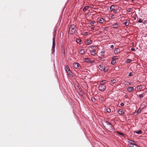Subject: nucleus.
<instances>
[{"mask_svg":"<svg viewBox=\"0 0 147 147\" xmlns=\"http://www.w3.org/2000/svg\"><path fill=\"white\" fill-rule=\"evenodd\" d=\"M85 61H86L87 60H88V61H90V59L89 58H86L85 59Z\"/></svg>","mask_w":147,"mask_h":147,"instance_id":"41","label":"nucleus"},{"mask_svg":"<svg viewBox=\"0 0 147 147\" xmlns=\"http://www.w3.org/2000/svg\"><path fill=\"white\" fill-rule=\"evenodd\" d=\"M95 47H91L90 48V51L91 54L93 55H94L96 53V50L95 49Z\"/></svg>","mask_w":147,"mask_h":147,"instance_id":"3","label":"nucleus"},{"mask_svg":"<svg viewBox=\"0 0 147 147\" xmlns=\"http://www.w3.org/2000/svg\"><path fill=\"white\" fill-rule=\"evenodd\" d=\"M125 25L126 26H127L129 25V20H126L125 22L124 23Z\"/></svg>","mask_w":147,"mask_h":147,"instance_id":"13","label":"nucleus"},{"mask_svg":"<svg viewBox=\"0 0 147 147\" xmlns=\"http://www.w3.org/2000/svg\"><path fill=\"white\" fill-rule=\"evenodd\" d=\"M129 147H140L139 146L136 144L135 145H133V146H129Z\"/></svg>","mask_w":147,"mask_h":147,"instance_id":"24","label":"nucleus"},{"mask_svg":"<svg viewBox=\"0 0 147 147\" xmlns=\"http://www.w3.org/2000/svg\"><path fill=\"white\" fill-rule=\"evenodd\" d=\"M76 41L78 43H80V42L81 41V40L80 39H77Z\"/></svg>","mask_w":147,"mask_h":147,"instance_id":"25","label":"nucleus"},{"mask_svg":"<svg viewBox=\"0 0 147 147\" xmlns=\"http://www.w3.org/2000/svg\"><path fill=\"white\" fill-rule=\"evenodd\" d=\"M98 68L100 70H102V69H103V67L101 65H99L98 66Z\"/></svg>","mask_w":147,"mask_h":147,"instance_id":"31","label":"nucleus"},{"mask_svg":"<svg viewBox=\"0 0 147 147\" xmlns=\"http://www.w3.org/2000/svg\"><path fill=\"white\" fill-rule=\"evenodd\" d=\"M101 82H103L104 83H105L106 82V81L105 80H103L101 82Z\"/></svg>","mask_w":147,"mask_h":147,"instance_id":"44","label":"nucleus"},{"mask_svg":"<svg viewBox=\"0 0 147 147\" xmlns=\"http://www.w3.org/2000/svg\"><path fill=\"white\" fill-rule=\"evenodd\" d=\"M103 97H101L100 98V100H103Z\"/></svg>","mask_w":147,"mask_h":147,"instance_id":"49","label":"nucleus"},{"mask_svg":"<svg viewBox=\"0 0 147 147\" xmlns=\"http://www.w3.org/2000/svg\"><path fill=\"white\" fill-rule=\"evenodd\" d=\"M111 82L112 84H115L116 82V80H111Z\"/></svg>","mask_w":147,"mask_h":147,"instance_id":"30","label":"nucleus"},{"mask_svg":"<svg viewBox=\"0 0 147 147\" xmlns=\"http://www.w3.org/2000/svg\"><path fill=\"white\" fill-rule=\"evenodd\" d=\"M117 133L119 135H120L121 136H123L124 135V134H123L122 133L119 132H117Z\"/></svg>","mask_w":147,"mask_h":147,"instance_id":"22","label":"nucleus"},{"mask_svg":"<svg viewBox=\"0 0 147 147\" xmlns=\"http://www.w3.org/2000/svg\"><path fill=\"white\" fill-rule=\"evenodd\" d=\"M66 69L67 71L70 70V69L69 67L67 66H66Z\"/></svg>","mask_w":147,"mask_h":147,"instance_id":"32","label":"nucleus"},{"mask_svg":"<svg viewBox=\"0 0 147 147\" xmlns=\"http://www.w3.org/2000/svg\"><path fill=\"white\" fill-rule=\"evenodd\" d=\"M108 69L107 67H105L103 69V71L105 72H106L107 71Z\"/></svg>","mask_w":147,"mask_h":147,"instance_id":"33","label":"nucleus"},{"mask_svg":"<svg viewBox=\"0 0 147 147\" xmlns=\"http://www.w3.org/2000/svg\"><path fill=\"white\" fill-rule=\"evenodd\" d=\"M123 111L121 109H120L118 111V113L120 115H121L123 114Z\"/></svg>","mask_w":147,"mask_h":147,"instance_id":"14","label":"nucleus"},{"mask_svg":"<svg viewBox=\"0 0 147 147\" xmlns=\"http://www.w3.org/2000/svg\"><path fill=\"white\" fill-rule=\"evenodd\" d=\"M115 17H114V15H112L111 16V19H113L115 18Z\"/></svg>","mask_w":147,"mask_h":147,"instance_id":"38","label":"nucleus"},{"mask_svg":"<svg viewBox=\"0 0 147 147\" xmlns=\"http://www.w3.org/2000/svg\"><path fill=\"white\" fill-rule=\"evenodd\" d=\"M132 45L133 46L134 45V43H132Z\"/></svg>","mask_w":147,"mask_h":147,"instance_id":"52","label":"nucleus"},{"mask_svg":"<svg viewBox=\"0 0 147 147\" xmlns=\"http://www.w3.org/2000/svg\"><path fill=\"white\" fill-rule=\"evenodd\" d=\"M131 50L132 51H134V50H135V49H134V48H132L131 49Z\"/></svg>","mask_w":147,"mask_h":147,"instance_id":"48","label":"nucleus"},{"mask_svg":"<svg viewBox=\"0 0 147 147\" xmlns=\"http://www.w3.org/2000/svg\"><path fill=\"white\" fill-rule=\"evenodd\" d=\"M132 1H134V0H131Z\"/></svg>","mask_w":147,"mask_h":147,"instance_id":"55","label":"nucleus"},{"mask_svg":"<svg viewBox=\"0 0 147 147\" xmlns=\"http://www.w3.org/2000/svg\"><path fill=\"white\" fill-rule=\"evenodd\" d=\"M104 53H105L104 51H102L101 52H100V54L101 56H104Z\"/></svg>","mask_w":147,"mask_h":147,"instance_id":"28","label":"nucleus"},{"mask_svg":"<svg viewBox=\"0 0 147 147\" xmlns=\"http://www.w3.org/2000/svg\"><path fill=\"white\" fill-rule=\"evenodd\" d=\"M135 132L138 134H141L142 132L141 130H140L138 131H136Z\"/></svg>","mask_w":147,"mask_h":147,"instance_id":"21","label":"nucleus"},{"mask_svg":"<svg viewBox=\"0 0 147 147\" xmlns=\"http://www.w3.org/2000/svg\"><path fill=\"white\" fill-rule=\"evenodd\" d=\"M120 9H121V8H120V9H119V10H120Z\"/></svg>","mask_w":147,"mask_h":147,"instance_id":"56","label":"nucleus"},{"mask_svg":"<svg viewBox=\"0 0 147 147\" xmlns=\"http://www.w3.org/2000/svg\"><path fill=\"white\" fill-rule=\"evenodd\" d=\"M76 30V26L75 25H72L70 26L69 30V32L70 34H72L75 33Z\"/></svg>","mask_w":147,"mask_h":147,"instance_id":"1","label":"nucleus"},{"mask_svg":"<svg viewBox=\"0 0 147 147\" xmlns=\"http://www.w3.org/2000/svg\"><path fill=\"white\" fill-rule=\"evenodd\" d=\"M127 11L128 12H130L131 11V8H128L127 10Z\"/></svg>","mask_w":147,"mask_h":147,"instance_id":"39","label":"nucleus"},{"mask_svg":"<svg viewBox=\"0 0 147 147\" xmlns=\"http://www.w3.org/2000/svg\"><path fill=\"white\" fill-rule=\"evenodd\" d=\"M95 23V22L94 21H92L90 23V24L92 26H93V24L94 23Z\"/></svg>","mask_w":147,"mask_h":147,"instance_id":"34","label":"nucleus"},{"mask_svg":"<svg viewBox=\"0 0 147 147\" xmlns=\"http://www.w3.org/2000/svg\"><path fill=\"white\" fill-rule=\"evenodd\" d=\"M120 9H121V8H120V9H119V10H120Z\"/></svg>","mask_w":147,"mask_h":147,"instance_id":"57","label":"nucleus"},{"mask_svg":"<svg viewBox=\"0 0 147 147\" xmlns=\"http://www.w3.org/2000/svg\"><path fill=\"white\" fill-rule=\"evenodd\" d=\"M137 89H141L142 88V87L141 86H138L137 87Z\"/></svg>","mask_w":147,"mask_h":147,"instance_id":"29","label":"nucleus"},{"mask_svg":"<svg viewBox=\"0 0 147 147\" xmlns=\"http://www.w3.org/2000/svg\"><path fill=\"white\" fill-rule=\"evenodd\" d=\"M106 111L107 112L110 113L111 112V109L108 108H107L106 109Z\"/></svg>","mask_w":147,"mask_h":147,"instance_id":"23","label":"nucleus"},{"mask_svg":"<svg viewBox=\"0 0 147 147\" xmlns=\"http://www.w3.org/2000/svg\"><path fill=\"white\" fill-rule=\"evenodd\" d=\"M125 85L127 86H129L131 85V82H125L124 84Z\"/></svg>","mask_w":147,"mask_h":147,"instance_id":"18","label":"nucleus"},{"mask_svg":"<svg viewBox=\"0 0 147 147\" xmlns=\"http://www.w3.org/2000/svg\"><path fill=\"white\" fill-rule=\"evenodd\" d=\"M88 8H89V7H88V6H86L84 7V9H83V11H86V10H87L88 9Z\"/></svg>","mask_w":147,"mask_h":147,"instance_id":"20","label":"nucleus"},{"mask_svg":"<svg viewBox=\"0 0 147 147\" xmlns=\"http://www.w3.org/2000/svg\"><path fill=\"white\" fill-rule=\"evenodd\" d=\"M128 142L131 144L130 146H133V145L136 144L135 142L132 140H129L128 141Z\"/></svg>","mask_w":147,"mask_h":147,"instance_id":"9","label":"nucleus"},{"mask_svg":"<svg viewBox=\"0 0 147 147\" xmlns=\"http://www.w3.org/2000/svg\"><path fill=\"white\" fill-rule=\"evenodd\" d=\"M125 97H127V95H125Z\"/></svg>","mask_w":147,"mask_h":147,"instance_id":"53","label":"nucleus"},{"mask_svg":"<svg viewBox=\"0 0 147 147\" xmlns=\"http://www.w3.org/2000/svg\"><path fill=\"white\" fill-rule=\"evenodd\" d=\"M80 65V64L78 63H74L73 64V67L76 69H77Z\"/></svg>","mask_w":147,"mask_h":147,"instance_id":"7","label":"nucleus"},{"mask_svg":"<svg viewBox=\"0 0 147 147\" xmlns=\"http://www.w3.org/2000/svg\"><path fill=\"white\" fill-rule=\"evenodd\" d=\"M79 52L81 54H84L85 52L84 50L83 49H81L79 51Z\"/></svg>","mask_w":147,"mask_h":147,"instance_id":"10","label":"nucleus"},{"mask_svg":"<svg viewBox=\"0 0 147 147\" xmlns=\"http://www.w3.org/2000/svg\"><path fill=\"white\" fill-rule=\"evenodd\" d=\"M106 124L105 127L106 129L109 131L113 129V127L111 124L107 122H106Z\"/></svg>","mask_w":147,"mask_h":147,"instance_id":"2","label":"nucleus"},{"mask_svg":"<svg viewBox=\"0 0 147 147\" xmlns=\"http://www.w3.org/2000/svg\"><path fill=\"white\" fill-rule=\"evenodd\" d=\"M133 75V73L131 72H130L129 73V76H132Z\"/></svg>","mask_w":147,"mask_h":147,"instance_id":"40","label":"nucleus"},{"mask_svg":"<svg viewBox=\"0 0 147 147\" xmlns=\"http://www.w3.org/2000/svg\"><path fill=\"white\" fill-rule=\"evenodd\" d=\"M142 20L141 19H140L138 21V23H142Z\"/></svg>","mask_w":147,"mask_h":147,"instance_id":"35","label":"nucleus"},{"mask_svg":"<svg viewBox=\"0 0 147 147\" xmlns=\"http://www.w3.org/2000/svg\"><path fill=\"white\" fill-rule=\"evenodd\" d=\"M131 61V60L130 59H127V63H130Z\"/></svg>","mask_w":147,"mask_h":147,"instance_id":"37","label":"nucleus"},{"mask_svg":"<svg viewBox=\"0 0 147 147\" xmlns=\"http://www.w3.org/2000/svg\"><path fill=\"white\" fill-rule=\"evenodd\" d=\"M119 57L116 56H114L112 58V59L113 60H116V59H119Z\"/></svg>","mask_w":147,"mask_h":147,"instance_id":"17","label":"nucleus"},{"mask_svg":"<svg viewBox=\"0 0 147 147\" xmlns=\"http://www.w3.org/2000/svg\"><path fill=\"white\" fill-rule=\"evenodd\" d=\"M120 105L121 106H123L124 105V104L123 103H121Z\"/></svg>","mask_w":147,"mask_h":147,"instance_id":"46","label":"nucleus"},{"mask_svg":"<svg viewBox=\"0 0 147 147\" xmlns=\"http://www.w3.org/2000/svg\"><path fill=\"white\" fill-rule=\"evenodd\" d=\"M110 47L111 48L113 49L114 48V46L113 45H112L110 46Z\"/></svg>","mask_w":147,"mask_h":147,"instance_id":"45","label":"nucleus"},{"mask_svg":"<svg viewBox=\"0 0 147 147\" xmlns=\"http://www.w3.org/2000/svg\"><path fill=\"white\" fill-rule=\"evenodd\" d=\"M139 97L140 98H142V97H143V94H141L139 96Z\"/></svg>","mask_w":147,"mask_h":147,"instance_id":"43","label":"nucleus"},{"mask_svg":"<svg viewBox=\"0 0 147 147\" xmlns=\"http://www.w3.org/2000/svg\"><path fill=\"white\" fill-rule=\"evenodd\" d=\"M115 6L113 5L111 6L110 7V10L111 11H113L115 9Z\"/></svg>","mask_w":147,"mask_h":147,"instance_id":"16","label":"nucleus"},{"mask_svg":"<svg viewBox=\"0 0 147 147\" xmlns=\"http://www.w3.org/2000/svg\"><path fill=\"white\" fill-rule=\"evenodd\" d=\"M106 86L104 84H102V83H100V85H99L98 87L99 90L102 91H104L106 89Z\"/></svg>","mask_w":147,"mask_h":147,"instance_id":"4","label":"nucleus"},{"mask_svg":"<svg viewBox=\"0 0 147 147\" xmlns=\"http://www.w3.org/2000/svg\"><path fill=\"white\" fill-rule=\"evenodd\" d=\"M112 27L114 28H117L119 27V25L117 24H115L112 25Z\"/></svg>","mask_w":147,"mask_h":147,"instance_id":"11","label":"nucleus"},{"mask_svg":"<svg viewBox=\"0 0 147 147\" xmlns=\"http://www.w3.org/2000/svg\"><path fill=\"white\" fill-rule=\"evenodd\" d=\"M91 30H94V27H91Z\"/></svg>","mask_w":147,"mask_h":147,"instance_id":"47","label":"nucleus"},{"mask_svg":"<svg viewBox=\"0 0 147 147\" xmlns=\"http://www.w3.org/2000/svg\"><path fill=\"white\" fill-rule=\"evenodd\" d=\"M99 22L101 23H102L104 22V20L103 18H101L98 20Z\"/></svg>","mask_w":147,"mask_h":147,"instance_id":"15","label":"nucleus"},{"mask_svg":"<svg viewBox=\"0 0 147 147\" xmlns=\"http://www.w3.org/2000/svg\"><path fill=\"white\" fill-rule=\"evenodd\" d=\"M140 112V109H139L137 111V113H139Z\"/></svg>","mask_w":147,"mask_h":147,"instance_id":"42","label":"nucleus"},{"mask_svg":"<svg viewBox=\"0 0 147 147\" xmlns=\"http://www.w3.org/2000/svg\"><path fill=\"white\" fill-rule=\"evenodd\" d=\"M55 36L53 37V44L52 48V53H53L55 51Z\"/></svg>","mask_w":147,"mask_h":147,"instance_id":"5","label":"nucleus"},{"mask_svg":"<svg viewBox=\"0 0 147 147\" xmlns=\"http://www.w3.org/2000/svg\"><path fill=\"white\" fill-rule=\"evenodd\" d=\"M134 90V88L133 87H129L127 88V90L129 92H131Z\"/></svg>","mask_w":147,"mask_h":147,"instance_id":"8","label":"nucleus"},{"mask_svg":"<svg viewBox=\"0 0 147 147\" xmlns=\"http://www.w3.org/2000/svg\"><path fill=\"white\" fill-rule=\"evenodd\" d=\"M118 10L117 9H115L114 11H113V12L114 13H118Z\"/></svg>","mask_w":147,"mask_h":147,"instance_id":"36","label":"nucleus"},{"mask_svg":"<svg viewBox=\"0 0 147 147\" xmlns=\"http://www.w3.org/2000/svg\"><path fill=\"white\" fill-rule=\"evenodd\" d=\"M67 72V74H68V75H69V77H71V76H72V73L71 72L70 70L69 71H68Z\"/></svg>","mask_w":147,"mask_h":147,"instance_id":"12","label":"nucleus"},{"mask_svg":"<svg viewBox=\"0 0 147 147\" xmlns=\"http://www.w3.org/2000/svg\"><path fill=\"white\" fill-rule=\"evenodd\" d=\"M91 99L92 101L93 102H94L96 101V99L94 97H91Z\"/></svg>","mask_w":147,"mask_h":147,"instance_id":"27","label":"nucleus"},{"mask_svg":"<svg viewBox=\"0 0 147 147\" xmlns=\"http://www.w3.org/2000/svg\"><path fill=\"white\" fill-rule=\"evenodd\" d=\"M136 16H135V17H134V19L135 20V19H136Z\"/></svg>","mask_w":147,"mask_h":147,"instance_id":"51","label":"nucleus"},{"mask_svg":"<svg viewBox=\"0 0 147 147\" xmlns=\"http://www.w3.org/2000/svg\"><path fill=\"white\" fill-rule=\"evenodd\" d=\"M119 49H116L115 50V53H117L119 52Z\"/></svg>","mask_w":147,"mask_h":147,"instance_id":"19","label":"nucleus"},{"mask_svg":"<svg viewBox=\"0 0 147 147\" xmlns=\"http://www.w3.org/2000/svg\"><path fill=\"white\" fill-rule=\"evenodd\" d=\"M92 43V41L90 39H88L85 41V44L87 45H88Z\"/></svg>","mask_w":147,"mask_h":147,"instance_id":"6","label":"nucleus"},{"mask_svg":"<svg viewBox=\"0 0 147 147\" xmlns=\"http://www.w3.org/2000/svg\"><path fill=\"white\" fill-rule=\"evenodd\" d=\"M120 9H121V8H120V9H119V10H120Z\"/></svg>","mask_w":147,"mask_h":147,"instance_id":"58","label":"nucleus"},{"mask_svg":"<svg viewBox=\"0 0 147 147\" xmlns=\"http://www.w3.org/2000/svg\"><path fill=\"white\" fill-rule=\"evenodd\" d=\"M116 62V61L115 60H113L111 61V64L113 65H114L115 63Z\"/></svg>","mask_w":147,"mask_h":147,"instance_id":"26","label":"nucleus"},{"mask_svg":"<svg viewBox=\"0 0 147 147\" xmlns=\"http://www.w3.org/2000/svg\"><path fill=\"white\" fill-rule=\"evenodd\" d=\"M107 28V27H105V28H104V29L105 30H106Z\"/></svg>","mask_w":147,"mask_h":147,"instance_id":"50","label":"nucleus"},{"mask_svg":"<svg viewBox=\"0 0 147 147\" xmlns=\"http://www.w3.org/2000/svg\"><path fill=\"white\" fill-rule=\"evenodd\" d=\"M100 60H101L102 59V58H101L100 57Z\"/></svg>","mask_w":147,"mask_h":147,"instance_id":"54","label":"nucleus"}]
</instances>
